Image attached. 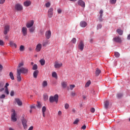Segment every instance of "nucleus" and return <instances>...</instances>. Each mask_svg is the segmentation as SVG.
<instances>
[{
    "label": "nucleus",
    "mask_w": 130,
    "mask_h": 130,
    "mask_svg": "<svg viewBox=\"0 0 130 130\" xmlns=\"http://www.w3.org/2000/svg\"><path fill=\"white\" fill-rule=\"evenodd\" d=\"M24 66V62H21L18 64L17 67V73L20 74H27L28 73V69L25 68H22Z\"/></svg>",
    "instance_id": "f257e3e1"
},
{
    "label": "nucleus",
    "mask_w": 130,
    "mask_h": 130,
    "mask_svg": "<svg viewBox=\"0 0 130 130\" xmlns=\"http://www.w3.org/2000/svg\"><path fill=\"white\" fill-rule=\"evenodd\" d=\"M49 101L50 103L55 102L56 104H57V102H58V94H55L54 96H50Z\"/></svg>",
    "instance_id": "f03ea898"
},
{
    "label": "nucleus",
    "mask_w": 130,
    "mask_h": 130,
    "mask_svg": "<svg viewBox=\"0 0 130 130\" xmlns=\"http://www.w3.org/2000/svg\"><path fill=\"white\" fill-rule=\"evenodd\" d=\"M12 114H11V120L13 122H16L17 121V113L15 110H12Z\"/></svg>",
    "instance_id": "7ed1b4c3"
},
{
    "label": "nucleus",
    "mask_w": 130,
    "mask_h": 130,
    "mask_svg": "<svg viewBox=\"0 0 130 130\" xmlns=\"http://www.w3.org/2000/svg\"><path fill=\"white\" fill-rule=\"evenodd\" d=\"M10 31V25H6L4 27V35H7L8 32Z\"/></svg>",
    "instance_id": "20e7f679"
},
{
    "label": "nucleus",
    "mask_w": 130,
    "mask_h": 130,
    "mask_svg": "<svg viewBox=\"0 0 130 130\" xmlns=\"http://www.w3.org/2000/svg\"><path fill=\"white\" fill-rule=\"evenodd\" d=\"M48 16L49 18H52L53 16V8H50L48 11Z\"/></svg>",
    "instance_id": "39448f33"
},
{
    "label": "nucleus",
    "mask_w": 130,
    "mask_h": 130,
    "mask_svg": "<svg viewBox=\"0 0 130 130\" xmlns=\"http://www.w3.org/2000/svg\"><path fill=\"white\" fill-rule=\"evenodd\" d=\"M85 45H84V42L82 41H81L78 45V48L81 50V51H83V50L84 49V46Z\"/></svg>",
    "instance_id": "423d86ee"
},
{
    "label": "nucleus",
    "mask_w": 130,
    "mask_h": 130,
    "mask_svg": "<svg viewBox=\"0 0 130 130\" xmlns=\"http://www.w3.org/2000/svg\"><path fill=\"white\" fill-rule=\"evenodd\" d=\"M21 32L23 36H26L28 33V29L26 28V27H23L22 28Z\"/></svg>",
    "instance_id": "0eeeda50"
},
{
    "label": "nucleus",
    "mask_w": 130,
    "mask_h": 130,
    "mask_svg": "<svg viewBox=\"0 0 130 130\" xmlns=\"http://www.w3.org/2000/svg\"><path fill=\"white\" fill-rule=\"evenodd\" d=\"M62 67V63H58V61H55L54 64L55 69H59Z\"/></svg>",
    "instance_id": "6e6552de"
},
{
    "label": "nucleus",
    "mask_w": 130,
    "mask_h": 130,
    "mask_svg": "<svg viewBox=\"0 0 130 130\" xmlns=\"http://www.w3.org/2000/svg\"><path fill=\"white\" fill-rule=\"evenodd\" d=\"M34 25V21L31 20L30 22L26 23V26L27 28H31Z\"/></svg>",
    "instance_id": "1a4fd4ad"
},
{
    "label": "nucleus",
    "mask_w": 130,
    "mask_h": 130,
    "mask_svg": "<svg viewBox=\"0 0 130 130\" xmlns=\"http://www.w3.org/2000/svg\"><path fill=\"white\" fill-rule=\"evenodd\" d=\"M78 4L79 6H80V7H82V8H85L86 7L85 5V2L82 0H79L78 2Z\"/></svg>",
    "instance_id": "9d476101"
},
{
    "label": "nucleus",
    "mask_w": 130,
    "mask_h": 130,
    "mask_svg": "<svg viewBox=\"0 0 130 130\" xmlns=\"http://www.w3.org/2000/svg\"><path fill=\"white\" fill-rule=\"evenodd\" d=\"M22 125L23 126V128L24 129H26L27 128V120H26V119H23L22 120Z\"/></svg>",
    "instance_id": "9b49d317"
},
{
    "label": "nucleus",
    "mask_w": 130,
    "mask_h": 130,
    "mask_svg": "<svg viewBox=\"0 0 130 130\" xmlns=\"http://www.w3.org/2000/svg\"><path fill=\"white\" fill-rule=\"evenodd\" d=\"M15 9L17 11H22V10H23V6L20 4H17L15 6Z\"/></svg>",
    "instance_id": "f8f14e48"
},
{
    "label": "nucleus",
    "mask_w": 130,
    "mask_h": 130,
    "mask_svg": "<svg viewBox=\"0 0 130 130\" xmlns=\"http://www.w3.org/2000/svg\"><path fill=\"white\" fill-rule=\"evenodd\" d=\"M45 36L47 39H49V38L51 37V31H50V30L46 31L45 34Z\"/></svg>",
    "instance_id": "ddd939ff"
},
{
    "label": "nucleus",
    "mask_w": 130,
    "mask_h": 130,
    "mask_svg": "<svg viewBox=\"0 0 130 130\" xmlns=\"http://www.w3.org/2000/svg\"><path fill=\"white\" fill-rule=\"evenodd\" d=\"M41 48H42V45H41V44H38L37 45L36 50L38 52H39V51H40V50H41Z\"/></svg>",
    "instance_id": "4468645a"
},
{
    "label": "nucleus",
    "mask_w": 130,
    "mask_h": 130,
    "mask_svg": "<svg viewBox=\"0 0 130 130\" xmlns=\"http://www.w3.org/2000/svg\"><path fill=\"white\" fill-rule=\"evenodd\" d=\"M87 22H86V21H81L80 23V26H81L82 28H85V27L87 26Z\"/></svg>",
    "instance_id": "2eb2a0df"
},
{
    "label": "nucleus",
    "mask_w": 130,
    "mask_h": 130,
    "mask_svg": "<svg viewBox=\"0 0 130 130\" xmlns=\"http://www.w3.org/2000/svg\"><path fill=\"white\" fill-rule=\"evenodd\" d=\"M23 5L24 7H29V6L31 5V1H26L24 2Z\"/></svg>",
    "instance_id": "dca6fc26"
},
{
    "label": "nucleus",
    "mask_w": 130,
    "mask_h": 130,
    "mask_svg": "<svg viewBox=\"0 0 130 130\" xmlns=\"http://www.w3.org/2000/svg\"><path fill=\"white\" fill-rule=\"evenodd\" d=\"M15 101L17 104V105H18V106H22V103L20 99H15Z\"/></svg>",
    "instance_id": "f3484780"
},
{
    "label": "nucleus",
    "mask_w": 130,
    "mask_h": 130,
    "mask_svg": "<svg viewBox=\"0 0 130 130\" xmlns=\"http://www.w3.org/2000/svg\"><path fill=\"white\" fill-rule=\"evenodd\" d=\"M9 45L11 47H14L15 48H17V44L12 41L9 42Z\"/></svg>",
    "instance_id": "a211bd4d"
},
{
    "label": "nucleus",
    "mask_w": 130,
    "mask_h": 130,
    "mask_svg": "<svg viewBox=\"0 0 130 130\" xmlns=\"http://www.w3.org/2000/svg\"><path fill=\"white\" fill-rule=\"evenodd\" d=\"M39 74V71L38 70H36L35 71H34L33 73L34 78H35V79H37V76H38Z\"/></svg>",
    "instance_id": "6ab92c4d"
},
{
    "label": "nucleus",
    "mask_w": 130,
    "mask_h": 130,
    "mask_svg": "<svg viewBox=\"0 0 130 130\" xmlns=\"http://www.w3.org/2000/svg\"><path fill=\"white\" fill-rule=\"evenodd\" d=\"M113 40L115 42H118L119 43H120V42H121V39H120V38H119V37H116V38H114Z\"/></svg>",
    "instance_id": "aec40b11"
},
{
    "label": "nucleus",
    "mask_w": 130,
    "mask_h": 130,
    "mask_svg": "<svg viewBox=\"0 0 130 130\" xmlns=\"http://www.w3.org/2000/svg\"><path fill=\"white\" fill-rule=\"evenodd\" d=\"M100 74H101V70H100V69H99V68H96V69L95 70L96 77H98V76H99V75H100Z\"/></svg>",
    "instance_id": "412c9836"
},
{
    "label": "nucleus",
    "mask_w": 130,
    "mask_h": 130,
    "mask_svg": "<svg viewBox=\"0 0 130 130\" xmlns=\"http://www.w3.org/2000/svg\"><path fill=\"white\" fill-rule=\"evenodd\" d=\"M17 79L18 82H21L22 81V77H21V74L20 73H17Z\"/></svg>",
    "instance_id": "4be33fe9"
},
{
    "label": "nucleus",
    "mask_w": 130,
    "mask_h": 130,
    "mask_svg": "<svg viewBox=\"0 0 130 130\" xmlns=\"http://www.w3.org/2000/svg\"><path fill=\"white\" fill-rule=\"evenodd\" d=\"M104 105L106 109H108V107L109 106V101H106L104 102Z\"/></svg>",
    "instance_id": "5701e85b"
},
{
    "label": "nucleus",
    "mask_w": 130,
    "mask_h": 130,
    "mask_svg": "<svg viewBox=\"0 0 130 130\" xmlns=\"http://www.w3.org/2000/svg\"><path fill=\"white\" fill-rule=\"evenodd\" d=\"M45 111H46V107L44 106L42 108V113L43 117H45Z\"/></svg>",
    "instance_id": "b1692460"
},
{
    "label": "nucleus",
    "mask_w": 130,
    "mask_h": 130,
    "mask_svg": "<svg viewBox=\"0 0 130 130\" xmlns=\"http://www.w3.org/2000/svg\"><path fill=\"white\" fill-rule=\"evenodd\" d=\"M5 90L4 88V83L3 82H0V92H3Z\"/></svg>",
    "instance_id": "393cba45"
},
{
    "label": "nucleus",
    "mask_w": 130,
    "mask_h": 130,
    "mask_svg": "<svg viewBox=\"0 0 130 130\" xmlns=\"http://www.w3.org/2000/svg\"><path fill=\"white\" fill-rule=\"evenodd\" d=\"M61 85L62 88H67V86H68V83L65 81H63L61 83Z\"/></svg>",
    "instance_id": "a878e982"
},
{
    "label": "nucleus",
    "mask_w": 130,
    "mask_h": 130,
    "mask_svg": "<svg viewBox=\"0 0 130 130\" xmlns=\"http://www.w3.org/2000/svg\"><path fill=\"white\" fill-rule=\"evenodd\" d=\"M47 85H48V83H47V81H44L42 83V87L43 88H45V87H47Z\"/></svg>",
    "instance_id": "bb28decb"
},
{
    "label": "nucleus",
    "mask_w": 130,
    "mask_h": 130,
    "mask_svg": "<svg viewBox=\"0 0 130 130\" xmlns=\"http://www.w3.org/2000/svg\"><path fill=\"white\" fill-rule=\"evenodd\" d=\"M9 76L10 79H11V80H15V77H14V74H13V72H10L9 73Z\"/></svg>",
    "instance_id": "cd10ccee"
},
{
    "label": "nucleus",
    "mask_w": 130,
    "mask_h": 130,
    "mask_svg": "<svg viewBox=\"0 0 130 130\" xmlns=\"http://www.w3.org/2000/svg\"><path fill=\"white\" fill-rule=\"evenodd\" d=\"M52 77H53V78H55V79H57V74L56 72H53L52 74Z\"/></svg>",
    "instance_id": "c85d7f7f"
},
{
    "label": "nucleus",
    "mask_w": 130,
    "mask_h": 130,
    "mask_svg": "<svg viewBox=\"0 0 130 130\" xmlns=\"http://www.w3.org/2000/svg\"><path fill=\"white\" fill-rule=\"evenodd\" d=\"M117 32L119 35H122V34H123V31L120 29H117Z\"/></svg>",
    "instance_id": "c756f323"
},
{
    "label": "nucleus",
    "mask_w": 130,
    "mask_h": 130,
    "mask_svg": "<svg viewBox=\"0 0 130 130\" xmlns=\"http://www.w3.org/2000/svg\"><path fill=\"white\" fill-rule=\"evenodd\" d=\"M49 42L48 40L44 41L43 43V46H46V45L48 44Z\"/></svg>",
    "instance_id": "7c9ffc66"
},
{
    "label": "nucleus",
    "mask_w": 130,
    "mask_h": 130,
    "mask_svg": "<svg viewBox=\"0 0 130 130\" xmlns=\"http://www.w3.org/2000/svg\"><path fill=\"white\" fill-rule=\"evenodd\" d=\"M123 94L121 93H118L117 94V97L118 99H120V98H122Z\"/></svg>",
    "instance_id": "2f4dec72"
},
{
    "label": "nucleus",
    "mask_w": 130,
    "mask_h": 130,
    "mask_svg": "<svg viewBox=\"0 0 130 130\" xmlns=\"http://www.w3.org/2000/svg\"><path fill=\"white\" fill-rule=\"evenodd\" d=\"M37 69H38V66H37V64H34L32 66V70L34 71H36V70H37Z\"/></svg>",
    "instance_id": "473e14b6"
},
{
    "label": "nucleus",
    "mask_w": 130,
    "mask_h": 130,
    "mask_svg": "<svg viewBox=\"0 0 130 130\" xmlns=\"http://www.w3.org/2000/svg\"><path fill=\"white\" fill-rule=\"evenodd\" d=\"M37 107H38V108H41V107H42V105H41V103L38 102Z\"/></svg>",
    "instance_id": "72a5a7b5"
},
{
    "label": "nucleus",
    "mask_w": 130,
    "mask_h": 130,
    "mask_svg": "<svg viewBox=\"0 0 130 130\" xmlns=\"http://www.w3.org/2000/svg\"><path fill=\"white\" fill-rule=\"evenodd\" d=\"M40 62L41 66H44V64H45V60H44V59H41Z\"/></svg>",
    "instance_id": "f704fd0d"
},
{
    "label": "nucleus",
    "mask_w": 130,
    "mask_h": 130,
    "mask_svg": "<svg viewBox=\"0 0 130 130\" xmlns=\"http://www.w3.org/2000/svg\"><path fill=\"white\" fill-rule=\"evenodd\" d=\"M91 85V81H88L85 84V87L88 88Z\"/></svg>",
    "instance_id": "c9c22d12"
},
{
    "label": "nucleus",
    "mask_w": 130,
    "mask_h": 130,
    "mask_svg": "<svg viewBox=\"0 0 130 130\" xmlns=\"http://www.w3.org/2000/svg\"><path fill=\"white\" fill-rule=\"evenodd\" d=\"M24 49H25V47L23 45H21L19 48L20 51H24Z\"/></svg>",
    "instance_id": "e433bc0d"
},
{
    "label": "nucleus",
    "mask_w": 130,
    "mask_h": 130,
    "mask_svg": "<svg viewBox=\"0 0 130 130\" xmlns=\"http://www.w3.org/2000/svg\"><path fill=\"white\" fill-rule=\"evenodd\" d=\"M116 1L117 0H110V3L112 5H115V4H116Z\"/></svg>",
    "instance_id": "4c0bfd02"
},
{
    "label": "nucleus",
    "mask_w": 130,
    "mask_h": 130,
    "mask_svg": "<svg viewBox=\"0 0 130 130\" xmlns=\"http://www.w3.org/2000/svg\"><path fill=\"white\" fill-rule=\"evenodd\" d=\"M115 57H119V56H120V54H119V53H118L117 52H115Z\"/></svg>",
    "instance_id": "58836bf2"
},
{
    "label": "nucleus",
    "mask_w": 130,
    "mask_h": 130,
    "mask_svg": "<svg viewBox=\"0 0 130 130\" xmlns=\"http://www.w3.org/2000/svg\"><path fill=\"white\" fill-rule=\"evenodd\" d=\"M34 30H35V27H32L29 29V31L30 32H34Z\"/></svg>",
    "instance_id": "ea45409f"
},
{
    "label": "nucleus",
    "mask_w": 130,
    "mask_h": 130,
    "mask_svg": "<svg viewBox=\"0 0 130 130\" xmlns=\"http://www.w3.org/2000/svg\"><path fill=\"white\" fill-rule=\"evenodd\" d=\"M70 107V105L69 104L67 103L64 105V108L65 109H69V108Z\"/></svg>",
    "instance_id": "a19ab883"
},
{
    "label": "nucleus",
    "mask_w": 130,
    "mask_h": 130,
    "mask_svg": "<svg viewBox=\"0 0 130 130\" xmlns=\"http://www.w3.org/2000/svg\"><path fill=\"white\" fill-rule=\"evenodd\" d=\"M70 89L73 90L74 89V88H75V87H76V85H75L74 84H71L70 85Z\"/></svg>",
    "instance_id": "79ce46f5"
},
{
    "label": "nucleus",
    "mask_w": 130,
    "mask_h": 130,
    "mask_svg": "<svg viewBox=\"0 0 130 130\" xmlns=\"http://www.w3.org/2000/svg\"><path fill=\"white\" fill-rule=\"evenodd\" d=\"M5 93L7 94V95H9L10 92H9V89L8 88H5Z\"/></svg>",
    "instance_id": "37998d69"
},
{
    "label": "nucleus",
    "mask_w": 130,
    "mask_h": 130,
    "mask_svg": "<svg viewBox=\"0 0 130 130\" xmlns=\"http://www.w3.org/2000/svg\"><path fill=\"white\" fill-rule=\"evenodd\" d=\"M0 45H1V46H4V45H5V42H4V41L0 40Z\"/></svg>",
    "instance_id": "c03bdc74"
},
{
    "label": "nucleus",
    "mask_w": 130,
    "mask_h": 130,
    "mask_svg": "<svg viewBox=\"0 0 130 130\" xmlns=\"http://www.w3.org/2000/svg\"><path fill=\"white\" fill-rule=\"evenodd\" d=\"M102 28V25L101 24H99L97 26V29L99 30V29H101Z\"/></svg>",
    "instance_id": "a18cd8bd"
},
{
    "label": "nucleus",
    "mask_w": 130,
    "mask_h": 130,
    "mask_svg": "<svg viewBox=\"0 0 130 130\" xmlns=\"http://www.w3.org/2000/svg\"><path fill=\"white\" fill-rule=\"evenodd\" d=\"M71 42H72V43L75 44L76 43V42H77V40L76 39V38H73Z\"/></svg>",
    "instance_id": "49530a36"
},
{
    "label": "nucleus",
    "mask_w": 130,
    "mask_h": 130,
    "mask_svg": "<svg viewBox=\"0 0 130 130\" xmlns=\"http://www.w3.org/2000/svg\"><path fill=\"white\" fill-rule=\"evenodd\" d=\"M71 96H72V97H75V96H76V92L75 91H72Z\"/></svg>",
    "instance_id": "de8ad7c7"
},
{
    "label": "nucleus",
    "mask_w": 130,
    "mask_h": 130,
    "mask_svg": "<svg viewBox=\"0 0 130 130\" xmlns=\"http://www.w3.org/2000/svg\"><path fill=\"white\" fill-rule=\"evenodd\" d=\"M47 99H48V96L46 95H44V100L45 101H46V100H47Z\"/></svg>",
    "instance_id": "09e8293b"
},
{
    "label": "nucleus",
    "mask_w": 130,
    "mask_h": 130,
    "mask_svg": "<svg viewBox=\"0 0 130 130\" xmlns=\"http://www.w3.org/2000/svg\"><path fill=\"white\" fill-rule=\"evenodd\" d=\"M14 95H15V92L14 91V90H12L10 92V95L13 96H14Z\"/></svg>",
    "instance_id": "8fccbe9b"
},
{
    "label": "nucleus",
    "mask_w": 130,
    "mask_h": 130,
    "mask_svg": "<svg viewBox=\"0 0 130 130\" xmlns=\"http://www.w3.org/2000/svg\"><path fill=\"white\" fill-rule=\"evenodd\" d=\"M103 16L100 15V17H99V21H100V22H102L103 21V19L102 18Z\"/></svg>",
    "instance_id": "3c124183"
},
{
    "label": "nucleus",
    "mask_w": 130,
    "mask_h": 130,
    "mask_svg": "<svg viewBox=\"0 0 130 130\" xmlns=\"http://www.w3.org/2000/svg\"><path fill=\"white\" fill-rule=\"evenodd\" d=\"M78 122H79V120L76 119L74 121V122H73V124H78Z\"/></svg>",
    "instance_id": "603ef678"
},
{
    "label": "nucleus",
    "mask_w": 130,
    "mask_h": 130,
    "mask_svg": "<svg viewBox=\"0 0 130 130\" xmlns=\"http://www.w3.org/2000/svg\"><path fill=\"white\" fill-rule=\"evenodd\" d=\"M90 111L92 113H94V112H95V108H91L90 109Z\"/></svg>",
    "instance_id": "864d4df0"
},
{
    "label": "nucleus",
    "mask_w": 130,
    "mask_h": 130,
    "mask_svg": "<svg viewBox=\"0 0 130 130\" xmlns=\"http://www.w3.org/2000/svg\"><path fill=\"white\" fill-rule=\"evenodd\" d=\"M5 2L6 0H0V5H3V4H5Z\"/></svg>",
    "instance_id": "5fc2aeb1"
},
{
    "label": "nucleus",
    "mask_w": 130,
    "mask_h": 130,
    "mask_svg": "<svg viewBox=\"0 0 130 130\" xmlns=\"http://www.w3.org/2000/svg\"><path fill=\"white\" fill-rule=\"evenodd\" d=\"M46 7L47 8H49V7H50V3L48 2V3H46Z\"/></svg>",
    "instance_id": "6e6d98bb"
},
{
    "label": "nucleus",
    "mask_w": 130,
    "mask_h": 130,
    "mask_svg": "<svg viewBox=\"0 0 130 130\" xmlns=\"http://www.w3.org/2000/svg\"><path fill=\"white\" fill-rule=\"evenodd\" d=\"M1 99H4L6 98V95L5 94H2L1 96H0Z\"/></svg>",
    "instance_id": "4d7b16f0"
},
{
    "label": "nucleus",
    "mask_w": 130,
    "mask_h": 130,
    "mask_svg": "<svg viewBox=\"0 0 130 130\" xmlns=\"http://www.w3.org/2000/svg\"><path fill=\"white\" fill-rule=\"evenodd\" d=\"M100 16H103V10H101L100 11Z\"/></svg>",
    "instance_id": "13d9d810"
},
{
    "label": "nucleus",
    "mask_w": 130,
    "mask_h": 130,
    "mask_svg": "<svg viewBox=\"0 0 130 130\" xmlns=\"http://www.w3.org/2000/svg\"><path fill=\"white\" fill-rule=\"evenodd\" d=\"M8 87H9V83H7L5 86V89H8Z\"/></svg>",
    "instance_id": "bf43d9fd"
},
{
    "label": "nucleus",
    "mask_w": 130,
    "mask_h": 130,
    "mask_svg": "<svg viewBox=\"0 0 130 130\" xmlns=\"http://www.w3.org/2000/svg\"><path fill=\"white\" fill-rule=\"evenodd\" d=\"M30 108L31 109H35V106L34 105L30 106Z\"/></svg>",
    "instance_id": "052dcab7"
},
{
    "label": "nucleus",
    "mask_w": 130,
    "mask_h": 130,
    "mask_svg": "<svg viewBox=\"0 0 130 130\" xmlns=\"http://www.w3.org/2000/svg\"><path fill=\"white\" fill-rule=\"evenodd\" d=\"M3 67L2 64H0V72H2L3 71Z\"/></svg>",
    "instance_id": "680f3d73"
},
{
    "label": "nucleus",
    "mask_w": 130,
    "mask_h": 130,
    "mask_svg": "<svg viewBox=\"0 0 130 130\" xmlns=\"http://www.w3.org/2000/svg\"><path fill=\"white\" fill-rule=\"evenodd\" d=\"M34 127L33 126H30L28 130H33Z\"/></svg>",
    "instance_id": "e2e57ef3"
},
{
    "label": "nucleus",
    "mask_w": 130,
    "mask_h": 130,
    "mask_svg": "<svg viewBox=\"0 0 130 130\" xmlns=\"http://www.w3.org/2000/svg\"><path fill=\"white\" fill-rule=\"evenodd\" d=\"M57 12L58 14H60L61 13V10L60 9H58Z\"/></svg>",
    "instance_id": "0e129e2a"
},
{
    "label": "nucleus",
    "mask_w": 130,
    "mask_h": 130,
    "mask_svg": "<svg viewBox=\"0 0 130 130\" xmlns=\"http://www.w3.org/2000/svg\"><path fill=\"white\" fill-rule=\"evenodd\" d=\"M81 128L82 129H86V126L85 125H84Z\"/></svg>",
    "instance_id": "69168bd1"
},
{
    "label": "nucleus",
    "mask_w": 130,
    "mask_h": 130,
    "mask_svg": "<svg viewBox=\"0 0 130 130\" xmlns=\"http://www.w3.org/2000/svg\"><path fill=\"white\" fill-rule=\"evenodd\" d=\"M58 115H61V111H59L58 112Z\"/></svg>",
    "instance_id": "338daca9"
},
{
    "label": "nucleus",
    "mask_w": 130,
    "mask_h": 130,
    "mask_svg": "<svg viewBox=\"0 0 130 130\" xmlns=\"http://www.w3.org/2000/svg\"><path fill=\"white\" fill-rule=\"evenodd\" d=\"M89 42H90L91 43H93V39H89Z\"/></svg>",
    "instance_id": "774afa93"
}]
</instances>
